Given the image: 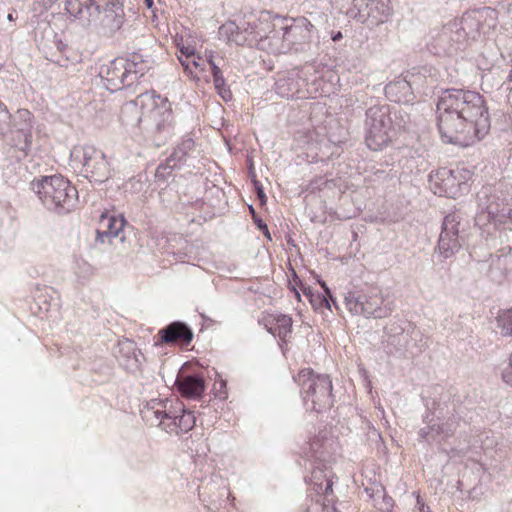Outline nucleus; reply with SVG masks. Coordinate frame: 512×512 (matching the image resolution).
Here are the masks:
<instances>
[{
	"label": "nucleus",
	"instance_id": "obj_34",
	"mask_svg": "<svg viewBox=\"0 0 512 512\" xmlns=\"http://www.w3.org/2000/svg\"><path fill=\"white\" fill-rule=\"evenodd\" d=\"M424 422L428 424L426 427H423L418 431L419 440L431 445L437 441L439 436L443 437L439 422L431 423L432 420L428 422L426 418L424 419Z\"/></svg>",
	"mask_w": 512,
	"mask_h": 512
},
{
	"label": "nucleus",
	"instance_id": "obj_14",
	"mask_svg": "<svg viewBox=\"0 0 512 512\" xmlns=\"http://www.w3.org/2000/svg\"><path fill=\"white\" fill-rule=\"evenodd\" d=\"M464 44L462 32H458L451 21L432 35L428 48L434 55L451 56L461 50Z\"/></svg>",
	"mask_w": 512,
	"mask_h": 512
},
{
	"label": "nucleus",
	"instance_id": "obj_37",
	"mask_svg": "<svg viewBox=\"0 0 512 512\" xmlns=\"http://www.w3.org/2000/svg\"><path fill=\"white\" fill-rule=\"evenodd\" d=\"M332 501L329 497L319 496V498L311 500V504L307 507L306 512H337L335 507L330 506Z\"/></svg>",
	"mask_w": 512,
	"mask_h": 512
},
{
	"label": "nucleus",
	"instance_id": "obj_53",
	"mask_svg": "<svg viewBox=\"0 0 512 512\" xmlns=\"http://www.w3.org/2000/svg\"><path fill=\"white\" fill-rule=\"evenodd\" d=\"M283 82L282 79H280L279 81H277L276 83V86H277V89L279 90V93L284 96L285 94L281 91L282 87H283V84H281Z\"/></svg>",
	"mask_w": 512,
	"mask_h": 512
},
{
	"label": "nucleus",
	"instance_id": "obj_25",
	"mask_svg": "<svg viewBox=\"0 0 512 512\" xmlns=\"http://www.w3.org/2000/svg\"><path fill=\"white\" fill-rule=\"evenodd\" d=\"M430 188L435 194L449 195L458 185L454 171L448 168H440L429 174Z\"/></svg>",
	"mask_w": 512,
	"mask_h": 512
},
{
	"label": "nucleus",
	"instance_id": "obj_55",
	"mask_svg": "<svg viewBox=\"0 0 512 512\" xmlns=\"http://www.w3.org/2000/svg\"><path fill=\"white\" fill-rule=\"evenodd\" d=\"M191 64H192V67H195V68H198L200 66L199 61H197L195 59L192 60Z\"/></svg>",
	"mask_w": 512,
	"mask_h": 512
},
{
	"label": "nucleus",
	"instance_id": "obj_22",
	"mask_svg": "<svg viewBox=\"0 0 512 512\" xmlns=\"http://www.w3.org/2000/svg\"><path fill=\"white\" fill-rule=\"evenodd\" d=\"M195 151V141L191 137H185L182 141L174 148L173 152L166 159L165 163H161L157 172L161 170L180 168L187 158L191 157Z\"/></svg>",
	"mask_w": 512,
	"mask_h": 512
},
{
	"label": "nucleus",
	"instance_id": "obj_40",
	"mask_svg": "<svg viewBox=\"0 0 512 512\" xmlns=\"http://www.w3.org/2000/svg\"><path fill=\"white\" fill-rule=\"evenodd\" d=\"M215 89L217 90L219 96L225 101H230L232 99V92L229 87L226 85V81L222 76H218L213 79Z\"/></svg>",
	"mask_w": 512,
	"mask_h": 512
},
{
	"label": "nucleus",
	"instance_id": "obj_56",
	"mask_svg": "<svg viewBox=\"0 0 512 512\" xmlns=\"http://www.w3.org/2000/svg\"><path fill=\"white\" fill-rule=\"evenodd\" d=\"M249 209H250V212L252 213V216H253V217H254V216H257V215H256V213H255V210H254L253 206H250V207H249Z\"/></svg>",
	"mask_w": 512,
	"mask_h": 512
},
{
	"label": "nucleus",
	"instance_id": "obj_38",
	"mask_svg": "<svg viewBox=\"0 0 512 512\" xmlns=\"http://www.w3.org/2000/svg\"><path fill=\"white\" fill-rule=\"evenodd\" d=\"M12 115L9 113L7 106L0 101V138L7 135L11 127Z\"/></svg>",
	"mask_w": 512,
	"mask_h": 512
},
{
	"label": "nucleus",
	"instance_id": "obj_7",
	"mask_svg": "<svg viewBox=\"0 0 512 512\" xmlns=\"http://www.w3.org/2000/svg\"><path fill=\"white\" fill-rule=\"evenodd\" d=\"M365 142L373 151L381 150L391 142L394 128L387 105H375L367 109L365 120Z\"/></svg>",
	"mask_w": 512,
	"mask_h": 512
},
{
	"label": "nucleus",
	"instance_id": "obj_30",
	"mask_svg": "<svg viewBox=\"0 0 512 512\" xmlns=\"http://www.w3.org/2000/svg\"><path fill=\"white\" fill-rule=\"evenodd\" d=\"M333 475L331 472L324 473L321 469H315L312 472V489L319 496L329 497L333 492Z\"/></svg>",
	"mask_w": 512,
	"mask_h": 512
},
{
	"label": "nucleus",
	"instance_id": "obj_27",
	"mask_svg": "<svg viewBox=\"0 0 512 512\" xmlns=\"http://www.w3.org/2000/svg\"><path fill=\"white\" fill-rule=\"evenodd\" d=\"M452 23L458 32H462L464 43L469 39H477L482 32L475 10L464 13L461 19Z\"/></svg>",
	"mask_w": 512,
	"mask_h": 512
},
{
	"label": "nucleus",
	"instance_id": "obj_13",
	"mask_svg": "<svg viewBox=\"0 0 512 512\" xmlns=\"http://www.w3.org/2000/svg\"><path fill=\"white\" fill-rule=\"evenodd\" d=\"M258 20H243L239 24L228 22L220 27V34L226 36L229 42L237 45H252L264 37L265 31L261 29Z\"/></svg>",
	"mask_w": 512,
	"mask_h": 512
},
{
	"label": "nucleus",
	"instance_id": "obj_47",
	"mask_svg": "<svg viewBox=\"0 0 512 512\" xmlns=\"http://www.w3.org/2000/svg\"><path fill=\"white\" fill-rule=\"evenodd\" d=\"M179 60L185 70L186 73H189V74H192V64L190 61H188L187 59L186 60H183L181 57H179Z\"/></svg>",
	"mask_w": 512,
	"mask_h": 512
},
{
	"label": "nucleus",
	"instance_id": "obj_32",
	"mask_svg": "<svg viewBox=\"0 0 512 512\" xmlns=\"http://www.w3.org/2000/svg\"><path fill=\"white\" fill-rule=\"evenodd\" d=\"M481 30L483 33L494 29L498 23V11L491 7L475 9Z\"/></svg>",
	"mask_w": 512,
	"mask_h": 512
},
{
	"label": "nucleus",
	"instance_id": "obj_45",
	"mask_svg": "<svg viewBox=\"0 0 512 512\" xmlns=\"http://www.w3.org/2000/svg\"><path fill=\"white\" fill-rule=\"evenodd\" d=\"M207 62L210 65V68H211V71H212V75H213V79L218 77V76H222L223 75L221 70H220V68L213 61V56L212 55H209V57L207 59Z\"/></svg>",
	"mask_w": 512,
	"mask_h": 512
},
{
	"label": "nucleus",
	"instance_id": "obj_23",
	"mask_svg": "<svg viewBox=\"0 0 512 512\" xmlns=\"http://www.w3.org/2000/svg\"><path fill=\"white\" fill-rule=\"evenodd\" d=\"M102 25L109 31L119 30L124 23V9L120 0H102Z\"/></svg>",
	"mask_w": 512,
	"mask_h": 512
},
{
	"label": "nucleus",
	"instance_id": "obj_10",
	"mask_svg": "<svg viewBox=\"0 0 512 512\" xmlns=\"http://www.w3.org/2000/svg\"><path fill=\"white\" fill-rule=\"evenodd\" d=\"M149 412L153 414L157 425L170 434L175 433L179 435L186 433L196 423L193 412L186 410L181 403H176L175 406L171 404L170 408H167V404H165L163 410L151 407L147 409V413Z\"/></svg>",
	"mask_w": 512,
	"mask_h": 512
},
{
	"label": "nucleus",
	"instance_id": "obj_58",
	"mask_svg": "<svg viewBox=\"0 0 512 512\" xmlns=\"http://www.w3.org/2000/svg\"><path fill=\"white\" fill-rule=\"evenodd\" d=\"M7 18H8V20L12 21L13 20V15L10 13V14H8Z\"/></svg>",
	"mask_w": 512,
	"mask_h": 512
},
{
	"label": "nucleus",
	"instance_id": "obj_1",
	"mask_svg": "<svg viewBox=\"0 0 512 512\" xmlns=\"http://www.w3.org/2000/svg\"><path fill=\"white\" fill-rule=\"evenodd\" d=\"M437 125L443 142L469 146L490 130L485 101L478 92L446 89L437 101Z\"/></svg>",
	"mask_w": 512,
	"mask_h": 512
},
{
	"label": "nucleus",
	"instance_id": "obj_51",
	"mask_svg": "<svg viewBox=\"0 0 512 512\" xmlns=\"http://www.w3.org/2000/svg\"><path fill=\"white\" fill-rule=\"evenodd\" d=\"M342 38H343V34L341 31L331 32L332 41L337 42V41L341 40Z\"/></svg>",
	"mask_w": 512,
	"mask_h": 512
},
{
	"label": "nucleus",
	"instance_id": "obj_57",
	"mask_svg": "<svg viewBox=\"0 0 512 512\" xmlns=\"http://www.w3.org/2000/svg\"><path fill=\"white\" fill-rule=\"evenodd\" d=\"M294 293H295V296H296L298 299H300V293H299L296 289H294Z\"/></svg>",
	"mask_w": 512,
	"mask_h": 512
},
{
	"label": "nucleus",
	"instance_id": "obj_50",
	"mask_svg": "<svg viewBox=\"0 0 512 512\" xmlns=\"http://www.w3.org/2000/svg\"><path fill=\"white\" fill-rule=\"evenodd\" d=\"M501 7L506 10L507 14L510 16L512 20V0L507 4H501Z\"/></svg>",
	"mask_w": 512,
	"mask_h": 512
},
{
	"label": "nucleus",
	"instance_id": "obj_24",
	"mask_svg": "<svg viewBox=\"0 0 512 512\" xmlns=\"http://www.w3.org/2000/svg\"><path fill=\"white\" fill-rule=\"evenodd\" d=\"M128 74V85H133L143 77L153 66V60L149 55L141 52H133L125 58Z\"/></svg>",
	"mask_w": 512,
	"mask_h": 512
},
{
	"label": "nucleus",
	"instance_id": "obj_48",
	"mask_svg": "<svg viewBox=\"0 0 512 512\" xmlns=\"http://www.w3.org/2000/svg\"><path fill=\"white\" fill-rule=\"evenodd\" d=\"M301 291L303 292L304 296L308 298V300L315 294L310 287L304 285H301Z\"/></svg>",
	"mask_w": 512,
	"mask_h": 512
},
{
	"label": "nucleus",
	"instance_id": "obj_16",
	"mask_svg": "<svg viewBox=\"0 0 512 512\" xmlns=\"http://www.w3.org/2000/svg\"><path fill=\"white\" fill-rule=\"evenodd\" d=\"M353 3L362 22L371 18L375 23H383L392 13L390 0H353Z\"/></svg>",
	"mask_w": 512,
	"mask_h": 512
},
{
	"label": "nucleus",
	"instance_id": "obj_21",
	"mask_svg": "<svg viewBox=\"0 0 512 512\" xmlns=\"http://www.w3.org/2000/svg\"><path fill=\"white\" fill-rule=\"evenodd\" d=\"M160 340L166 344L188 345L193 339L191 328L184 322L175 321L159 331Z\"/></svg>",
	"mask_w": 512,
	"mask_h": 512
},
{
	"label": "nucleus",
	"instance_id": "obj_4",
	"mask_svg": "<svg viewBox=\"0 0 512 512\" xmlns=\"http://www.w3.org/2000/svg\"><path fill=\"white\" fill-rule=\"evenodd\" d=\"M135 103L142 109V117L139 118V122L147 123L149 128L159 135V141H165L173 134L174 118L167 99L161 98L152 91L141 93Z\"/></svg>",
	"mask_w": 512,
	"mask_h": 512
},
{
	"label": "nucleus",
	"instance_id": "obj_5",
	"mask_svg": "<svg viewBox=\"0 0 512 512\" xmlns=\"http://www.w3.org/2000/svg\"><path fill=\"white\" fill-rule=\"evenodd\" d=\"M294 380L300 387L303 399L311 400L315 411L321 412L333 406L332 382L328 375L316 374L312 369L304 368L298 372Z\"/></svg>",
	"mask_w": 512,
	"mask_h": 512
},
{
	"label": "nucleus",
	"instance_id": "obj_43",
	"mask_svg": "<svg viewBox=\"0 0 512 512\" xmlns=\"http://www.w3.org/2000/svg\"><path fill=\"white\" fill-rule=\"evenodd\" d=\"M253 182H254V188H255V191L257 193L258 199L260 200L261 204H265L267 198H266V195L264 193V189H263L262 184L258 180H254Z\"/></svg>",
	"mask_w": 512,
	"mask_h": 512
},
{
	"label": "nucleus",
	"instance_id": "obj_35",
	"mask_svg": "<svg viewBox=\"0 0 512 512\" xmlns=\"http://www.w3.org/2000/svg\"><path fill=\"white\" fill-rule=\"evenodd\" d=\"M322 287L325 290V295H321L319 293H315L312 298L309 299V302L314 307V309L319 310L323 307L332 310V304L337 308L336 300L332 297L329 288L326 286L325 282L322 283Z\"/></svg>",
	"mask_w": 512,
	"mask_h": 512
},
{
	"label": "nucleus",
	"instance_id": "obj_42",
	"mask_svg": "<svg viewBox=\"0 0 512 512\" xmlns=\"http://www.w3.org/2000/svg\"><path fill=\"white\" fill-rule=\"evenodd\" d=\"M502 379L512 387V354L510 355L509 364L502 371Z\"/></svg>",
	"mask_w": 512,
	"mask_h": 512
},
{
	"label": "nucleus",
	"instance_id": "obj_9",
	"mask_svg": "<svg viewBox=\"0 0 512 512\" xmlns=\"http://www.w3.org/2000/svg\"><path fill=\"white\" fill-rule=\"evenodd\" d=\"M282 49L290 52H309L313 47L318 48L316 29L305 17L293 20V23L282 28Z\"/></svg>",
	"mask_w": 512,
	"mask_h": 512
},
{
	"label": "nucleus",
	"instance_id": "obj_46",
	"mask_svg": "<svg viewBox=\"0 0 512 512\" xmlns=\"http://www.w3.org/2000/svg\"><path fill=\"white\" fill-rule=\"evenodd\" d=\"M14 131H15V128H11V127H10L9 132H11V134H12V138H11L10 144H11L13 147H15V148H16L15 143H17V142H21V143H23V137H22L20 134L15 133Z\"/></svg>",
	"mask_w": 512,
	"mask_h": 512
},
{
	"label": "nucleus",
	"instance_id": "obj_3",
	"mask_svg": "<svg viewBox=\"0 0 512 512\" xmlns=\"http://www.w3.org/2000/svg\"><path fill=\"white\" fill-rule=\"evenodd\" d=\"M31 190L50 211L69 212L76 204L78 192L62 175L42 176L30 183Z\"/></svg>",
	"mask_w": 512,
	"mask_h": 512
},
{
	"label": "nucleus",
	"instance_id": "obj_41",
	"mask_svg": "<svg viewBox=\"0 0 512 512\" xmlns=\"http://www.w3.org/2000/svg\"><path fill=\"white\" fill-rule=\"evenodd\" d=\"M496 264L504 270L506 275H512V246H509L507 253L498 256Z\"/></svg>",
	"mask_w": 512,
	"mask_h": 512
},
{
	"label": "nucleus",
	"instance_id": "obj_12",
	"mask_svg": "<svg viewBox=\"0 0 512 512\" xmlns=\"http://www.w3.org/2000/svg\"><path fill=\"white\" fill-rule=\"evenodd\" d=\"M463 232L464 225L460 216L457 213L446 215L437 245L439 254L447 259L458 252L464 242Z\"/></svg>",
	"mask_w": 512,
	"mask_h": 512
},
{
	"label": "nucleus",
	"instance_id": "obj_20",
	"mask_svg": "<svg viewBox=\"0 0 512 512\" xmlns=\"http://www.w3.org/2000/svg\"><path fill=\"white\" fill-rule=\"evenodd\" d=\"M11 128H15V133L23 137V143H15L16 148L22 152L30 150L32 145V114L27 109H18L11 118Z\"/></svg>",
	"mask_w": 512,
	"mask_h": 512
},
{
	"label": "nucleus",
	"instance_id": "obj_59",
	"mask_svg": "<svg viewBox=\"0 0 512 512\" xmlns=\"http://www.w3.org/2000/svg\"><path fill=\"white\" fill-rule=\"evenodd\" d=\"M497 41H498V42H501V41H502V38H501V37H498Z\"/></svg>",
	"mask_w": 512,
	"mask_h": 512
},
{
	"label": "nucleus",
	"instance_id": "obj_31",
	"mask_svg": "<svg viewBox=\"0 0 512 512\" xmlns=\"http://www.w3.org/2000/svg\"><path fill=\"white\" fill-rule=\"evenodd\" d=\"M365 493L372 499L373 505L376 509L382 512H389L393 508L394 501L390 496H387L385 489L381 485H374L366 487Z\"/></svg>",
	"mask_w": 512,
	"mask_h": 512
},
{
	"label": "nucleus",
	"instance_id": "obj_54",
	"mask_svg": "<svg viewBox=\"0 0 512 512\" xmlns=\"http://www.w3.org/2000/svg\"><path fill=\"white\" fill-rule=\"evenodd\" d=\"M145 4L148 8H152L154 5L153 0H145Z\"/></svg>",
	"mask_w": 512,
	"mask_h": 512
},
{
	"label": "nucleus",
	"instance_id": "obj_2",
	"mask_svg": "<svg viewBox=\"0 0 512 512\" xmlns=\"http://www.w3.org/2000/svg\"><path fill=\"white\" fill-rule=\"evenodd\" d=\"M475 224L481 229L493 226L499 231H512V186L500 183L483 187L477 194Z\"/></svg>",
	"mask_w": 512,
	"mask_h": 512
},
{
	"label": "nucleus",
	"instance_id": "obj_26",
	"mask_svg": "<svg viewBox=\"0 0 512 512\" xmlns=\"http://www.w3.org/2000/svg\"><path fill=\"white\" fill-rule=\"evenodd\" d=\"M174 385L182 396L196 399L200 397L205 390V381L201 375H180L178 374Z\"/></svg>",
	"mask_w": 512,
	"mask_h": 512
},
{
	"label": "nucleus",
	"instance_id": "obj_52",
	"mask_svg": "<svg viewBox=\"0 0 512 512\" xmlns=\"http://www.w3.org/2000/svg\"><path fill=\"white\" fill-rule=\"evenodd\" d=\"M417 503L419 504V511L420 512H430V508L428 506H425L424 503L421 502L420 497L417 498Z\"/></svg>",
	"mask_w": 512,
	"mask_h": 512
},
{
	"label": "nucleus",
	"instance_id": "obj_39",
	"mask_svg": "<svg viewBox=\"0 0 512 512\" xmlns=\"http://www.w3.org/2000/svg\"><path fill=\"white\" fill-rule=\"evenodd\" d=\"M498 327L504 335H512V309L502 312L497 317Z\"/></svg>",
	"mask_w": 512,
	"mask_h": 512
},
{
	"label": "nucleus",
	"instance_id": "obj_8",
	"mask_svg": "<svg viewBox=\"0 0 512 512\" xmlns=\"http://www.w3.org/2000/svg\"><path fill=\"white\" fill-rule=\"evenodd\" d=\"M70 156L73 162L82 165L81 173L91 183L102 184L111 177L105 154L93 145L75 146Z\"/></svg>",
	"mask_w": 512,
	"mask_h": 512
},
{
	"label": "nucleus",
	"instance_id": "obj_49",
	"mask_svg": "<svg viewBox=\"0 0 512 512\" xmlns=\"http://www.w3.org/2000/svg\"><path fill=\"white\" fill-rule=\"evenodd\" d=\"M180 52L182 53V55L186 57V59H188L191 56H194V50L190 47H182L180 49Z\"/></svg>",
	"mask_w": 512,
	"mask_h": 512
},
{
	"label": "nucleus",
	"instance_id": "obj_6",
	"mask_svg": "<svg viewBox=\"0 0 512 512\" xmlns=\"http://www.w3.org/2000/svg\"><path fill=\"white\" fill-rule=\"evenodd\" d=\"M344 301L347 309L353 315H362L366 318H385L394 309L393 301L384 298L378 288H369L366 291H348L345 294Z\"/></svg>",
	"mask_w": 512,
	"mask_h": 512
},
{
	"label": "nucleus",
	"instance_id": "obj_33",
	"mask_svg": "<svg viewBox=\"0 0 512 512\" xmlns=\"http://www.w3.org/2000/svg\"><path fill=\"white\" fill-rule=\"evenodd\" d=\"M58 50L60 51V56L56 60H54V62L61 67L75 65L77 63H80L82 60V56L81 53H79V51L63 43H59Z\"/></svg>",
	"mask_w": 512,
	"mask_h": 512
},
{
	"label": "nucleus",
	"instance_id": "obj_17",
	"mask_svg": "<svg viewBox=\"0 0 512 512\" xmlns=\"http://www.w3.org/2000/svg\"><path fill=\"white\" fill-rule=\"evenodd\" d=\"M102 0H66V11L83 22H93L100 18Z\"/></svg>",
	"mask_w": 512,
	"mask_h": 512
},
{
	"label": "nucleus",
	"instance_id": "obj_19",
	"mask_svg": "<svg viewBox=\"0 0 512 512\" xmlns=\"http://www.w3.org/2000/svg\"><path fill=\"white\" fill-rule=\"evenodd\" d=\"M115 357L125 370L136 373L140 370L143 355L137 349L134 341L130 339H123L119 341Z\"/></svg>",
	"mask_w": 512,
	"mask_h": 512
},
{
	"label": "nucleus",
	"instance_id": "obj_15",
	"mask_svg": "<svg viewBox=\"0 0 512 512\" xmlns=\"http://www.w3.org/2000/svg\"><path fill=\"white\" fill-rule=\"evenodd\" d=\"M125 64V58L118 57L100 67L98 76L105 89L110 92H116L130 86L128 85V74Z\"/></svg>",
	"mask_w": 512,
	"mask_h": 512
},
{
	"label": "nucleus",
	"instance_id": "obj_28",
	"mask_svg": "<svg viewBox=\"0 0 512 512\" xmlns=\"http://www.w3.org/2000/svg\"><path fill=\"white\" fill-rule=\"evenodd\" d=\"M292 325V318L284 314L271 315L265 322L266 330L273 336L279 337L283 342H286L291 335Z\"/></svg>",
	"mask_w": 512,
	"mask_h": 512
},
{
	"label": "nucleus",
	"instance_id": "obj_29",
	"mask_svg": "<svg viewBox=\"0 0 512 512\" xmlns=\"http://www.w3.org/2000/svg\"><path fill=\"white\" fill-rule=\"evenodd\" d=\"M386 97L393 102H409L413 99L410 83L404 78H397L385 86Z\"/></svg>",
	"mask_w": 512,
	"mask_h": 512
},
{
	"label": "nucleus",
	"instance_id": "obj_44",
	"mask_svg": "<svg viewBox=\"0 0 512 512\" xmlns=\"http://www.w3.org/2000/svg\"><path fill=\"white\" fill-rule=\"evenodd\" d=\"M254 223L264 233V235L271 240V236H270V232H269L267 224L258 216H254Z\"/></svg>",
	"mask_w": 512,
	"mask_h": 512
},
{
	"label": "nucleus",
	"instance_id": "obj_18",
	"mask_svg": "<svg viewBox=\"0 0 512 512\" xmlns=\"http://www.w3.org/2000/svg\"><path fill=\"white\" fill-rule=\"evenodd\" d=\"M99 224L101 228L97 230L96 242L103 243L105 238L108 240L119 238L121 242L125 241L124 227L127 225V221L123 215L102 214Z\"/></svg>",
	"mask_w": 512,
	"mask_h": 512
},
{
	"label": "nucleus",
	"instance_id": "obj_11",
	"mask_svg": "<svg viewBox=\"0 0 512 512\" xmlns=\"http://www.w3.org/2000/svg\"><path fill=\"white\" fill-rule=\"evenodd\" d=\"M422 334L411 323H405L402 326L398 323H392L387 328V344L394 348V352L402 356H414L422 351L418 344L421 341Z\"/></svg>",
	"mask_w": 512,
	"mask_h": 512
},
{
	"label": "nucleus",
	"instance_id": "obj_36",
	"mask_svg": "<svg viewBox=\"0 0 512 512\" xmlns=\"http://www.w3.org/2000/svg\"><path fill=\"white\" fill-rule=\"evenodd\" d=\"M436 418L438 421L442 420L439 424L442 429L443 438L451 437L459 426L460 417L458 415L456 416L455 414H452L445 420L442 412L439 411Z\"/></svg>",
	"mask_w": 512,
	"mask_h": 512
}]
</instances>
